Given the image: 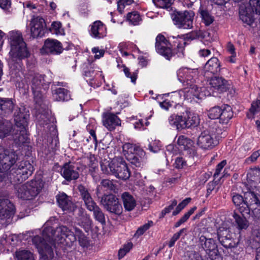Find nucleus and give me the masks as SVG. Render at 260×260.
Wrapping results in <instances>:
<instances>
[{"label": "nucleus", "mask_w": 260, "mask_h": 260, "mask_svg": "<svg viewBox=\"0 0 260 260\" xmlns=\"http://www.w3.org/2000/svg\"><path fill=\"white\" fill-rule=\"evenodd\" d=\"M221 107L215 106L211 108L208 111V117L211 119H217L220 118Z\"/></svg>", "instance_id": "obj_41"}, {"label": "nucleus", "mask_w": 260, "mask_h": 260, "mask_svg": "<svg viewBox=\"0 0 260 260\" xmlns=\"http://www.w3.org/2000/svg\"><path fill=\"white\" fill-rule=\"evenodd\" d=\"M111 161H107L105 162L101 163V170L103 173L107 175H112V171H111L110 166Z\"/></svg>", "instance_id": "obj_53"}, {"label": "nucleus", "mask_w": 260, "mask_h": 260, "mask_svg": "<svg viewBox=\"0 0 260 260\" xmlns=\"http://www.w3.org/2000/svg\"><path fill=\"white\" fill-rule=\"evenodd\" d=\"M11 50L9 52L10 60L14 63L19 62L30 55L26 43L24 41L22 33L18 30L9 32Z\"/></svg>", "instance_id": "obj_3"}, {"label": "nucleus", "mask_w": 260, "mask_h": 260, "mask_svg": "<svg viewBox=\"0 0 260 260\" xmlns=\"http://www.w3.org/2000/svg\"><path fill=\"white\" fill-rule=\"evenodd\" d=\"M30 25L31 35L34 38L44 36L46 23L43 18L40 17L34 18L31 20Z\"/></svg>", "instance_id": "obj_15"}, {"label": "nucleus", "mask_w": 260, "mask_h": 260, "mask_svg": "<svg viewBox=\"0 0 260 260\" xmlns=\"http://www.w3.org/2000/svg\"><path fill=\"white\" fill-rule=\"evenodd\" d=\"M15 100L0 97V114L5 116L11 115L16 108Z\"/></svg>", "instance_id": "obj_20"}, {"label": "nucleus", "mask_w": 260, "mask_h": 260, "mask_svg": "<svg viewBox=\"0 0 260 260\" xmlns=\"http://www.w3.org/2000/svg\"><path fill=\"white\" fill-rule=\"evenodd\" d=\"M123 67L124 68L123 71H124V73L125 76L128 78H130L131 79V81L133 83H135L136 81L137 78V73L134 72L133 73V74L131 75V72H129V69L127 68V67H126L124 65L123 66Z\"/></svg>", "instance_id": "obj_54"}, {"label": "nucleus", "mask_w": 260, "mask_h": 260, "mask_svg": "<svg viewBox=\"0 0 260 260\" xmlns=\"http://www.w3.org/2000/svg\"><path fill=\"white\" fill-rule=\"evenodd\" d=\"M16 169L18 171L21 172L26 179L32 174L34 171V167L27 161H22Z\"/></svg>", "instance_id": "obj_28"}, {"label": "nucleus", "mask_w": 260, "mask_h": 260, "mask_svg": "<svg viewBox=\"0 0 260 260\" xmlns=\"http://www.w3.org/2000/svg\"><path fill=\"white\" fill-rule=\"evenodd\" d=\"M51 26L54 33L57 35H62L63 34V29L60 22H53Z\"/></svg>", "instance_id": "obj_52"}, {"label": "nucleus", "mask_w": 260, "mask_h": 260, "mask_svg": "<svg viewBox=\"0 0 260 260\" xmlns=\"http://www.w3.org/2000/svg\"><path fill=\"white\" fill-rule=\"evenodd\" d=\"M78 167H76L74 164L65 163L61 170V174L63 177L68 181L77 180L79 176L78 173Z\"/></svg>", "instance_id": "obj_18"}, {"label": "nucleus", "mask_w": 260, "mask_h": 260, "mask_svg": "<svg viewBox=\"0 0 260 260\" xmlns=\"http://www.w3.org/2000/svg\"><path fill=\"white\" fill-rule=\"evenodd\" d=\"M219 243L226 249L236 247L238 242L236 241L235 234L229 228L220 227L217 232Z\"/></svg>", "instance_id": "obj_10"}, {"label": "nucleus", "mask_w": 260, "mask_h": 260, "mask_svg": "<svg viewBox=\"0 0 260 260\" xmlns=\"http://www.w3.org/2000/svg\"><path fill=\"white\" fill-rule=\"evenodd\" d=\"M16 255L18 260H35L34 254L28 250H22L17 251Z\"/></svg>", "instance_id": "obj_37"}, {"label": "nucleus", "mask_w": 260, "mask_h": 260, "mask_svg": "<svg viewBox=\"0 0 260 260\" xmlns=\"http://www.w3.org/2000/svg\"><path fill=\"white\" fill-rule=\"evenodd\" d=\"M174 40L173 42L174 47H176L178 49V51L176 53H179L183 55V51L184 47L186 45V42L184 39H182L180 37H172Z\"/></svg>", "instance_id": "obj_36"}, {"label": "nucleus", "mask_w": 260, "mask_h": 260, "mask_svg": "<svg viewBox=\"0 0 260 260\" xmlns=\"http://www.w3.org/2000/svg\"><path fill=\"white\" fill-rule=\"evenodd\" d=\"M248 7H250L254 10L256 14L260 15V0H249Z\"/></svg>", "instance_id": "obj_50"}, {"label": "nucleus", "mask_w": 260, "mask_h": 260, "mask_svg": "<svg viewBox=\"0 0 260 260\" xmlns=\"http://www.w3.org/2000/svg\"><path fill=\"white\" fill-rule=\"evenodd\" d=\"M260 106V101L257 100L255 102H253L250 109V111L252 113H255L258 111V108Z\"/></svg>", "instance_id": "obj_62"}, {"label": "nucleus", "mask_w": 260, "mask_h": 260, "mask_svg": "<svg viewBox=\"0 0 260 260\" xmlns=\"http://www.w3.org/2000/svg\"><path fill=\"white\" fill-rule=\"evenodd\" d=\"M127 159L130 161L132 165L137 168H141L143 165V159L141 157H138L135 154L129 155Z\"/></svg>", "instance_id": "obj_42"}, {"label": "nucleus", "mask_w": 260, "mask_h": 260, "mask_svg": "<svg viewBox=\"0 0 260 260\" xmlns=\"http://www.w3.org/2000/svg\"><path fill=\"white\" fill-rule=\"evenodd\" d=\"M205 129L198 139L197 144L204 149H211L219 143V139L222 137V129L213 121L206 123Z\"/></svg>", "instance_id": "obj_4"}, {"label": "nucleus", "mask_w": 260, "mask_h": 260, "mask_svg": "<svg viewBox=\"0 0 260 260\" xmlns=\"http://www.w3.org/2000/svg\"><path fill=\"white\" fill-rule=\"evenodd\" d=\"M63 50L61 43L57 40L48 39L45 40L40 52L42 54L58 55Z\"/></svg>", "instance_id": "obj_13"}, {"label": "nucleus", "mask_w": 260, "mask_h": 260, "mask_svg": "<svg viewBox=\"0 0 260 260\" xmlns=\"http://www.w3.org/2000/svg\"><path fill=\"white\" fill-rule=\"evenodd\" d=\"M14 111L15 125L13 129L12 135L15 144L20 146L29 142L26 127L29 118V113L24 107L19 108L16 106Z\"/></svg>", "instance_id": "obj_2"}, {"label": "nucleus", "mask_w": 260, "mask_h": 260, "mask_svg": "<svg viewBox=\"0 0 260 260\" xmlns=\"http://www.w3.org/2000/svg\"><path fill=\"white\" fill-rule=\"evenodd\" d=\"M17 159L18 155L15 152L5 150L0 154V167L8 171Z\"/></svg>", "instance_id": "obj_16"}, {"label": "nucleus", "mask_w": 260, "mask_h": 260, "mask_svg": "<svg viewBox=\"0 0 260 260\" xmlns=\"http://www.w3.org/2000/svg\"><path fill=\"white\" fill-rule=\"evenodd\" d=\"M34 93V100L36 103L40 104L42 101L43 95L41 89L32 90Z\"/></svg>", "instance_id": "obj_56"}, {"label": "nucleus", "mask_w": 260, "mask_h": 260, "mask_svg": "<svg viewBox=\"0 0 260 260\" xmlns=\"http://www.w3.org/2000/svg\"><path fill=\"white\" fill-rule=\"evenodd\" d=\"M174 165L175 168L177 169H182L184 166H186V162L182 157H178L176 158Z\"/></svg>", "instance_id": "obj_58"}, {"label": "nucleus", "mask_w": 260, "mask_h": 260, "mask_svg": "<svg viewBox=\"0 0 260 260\" xmlns=\"http://www.w3.org/2000/svg\"><path fill=\"white\" fill-rule=\"evenodd\" d=\"M168 41L162 35H158L156 38L155 48L156 51L165 57L167 59H170L174 54L171 48L167 47Z\"/></svg>", "instance_id": "obj_14"}, {"label": "nucleus", "mask_w": 260, "mask_h": 260, "mask_svg": "<svg viewBox=\"0 0 260 260\" xmlns=\"http://www.w3.org/2000/svg\"><path fill=\"white\" fill-rule=\"evenodd\" d=\"M255 12L250 7L242 4L239 7V14L240 19L245 23L251 26L254 22Z\"/></svg>", "instance_id": "obj_19"}, {"label": "nucleus", "mask_w": 260, "mask_h": 260, "mask_svg": "<svg viewBox=\"0 0 260 260\" xmlns=\"http://www.w3.org/2000/svg\"><path fill=\"white\" fill-rule=\"evenodd\" d=\"M78 189L87 209L91 208L93 205L96 204L91 197L88 189L85 186L80 184L78 186Z\"/></svg>", "instance_id": "obj_26"}, {"label": "nucleus", "mask_w": 260, "mask_h": 260, "mask_svg": "<svg viewBox=\"0 0 260 260\" xmlns=\"http://www.w3.org/2000/svg\"><path fill=\"white\" fill-rule=\"evenodd\" d=\"M190 140L184 136H180L177 140V143L179 146H185Z\"/></svg>", "instance_id": "obj_60"}, {"label": "nucleus", "mask_w": 260, "mask_h": 260, "mask_svg": "<svg viewBox=\"0 0 260 260\" xmlns=\"http://www.w3.org/2000/svg\"><path fill=\"white\" fill-rule=\"evenodd\" d=\"M183 260H203L201 254L196 251H187Z\"/></svg>", "instance_id": "obj_44"}, {"label": "nucleus", "mask_w": 260, "mask_h": 260, "mask_svg": "<svg viewBox=\"0 0 260 260\" xmlns=\"http://www.w3.org/2000/svg\"><path fill=\"white\" fill-rule=\"evenodd\" d=\"M177 201L176 200H174L171 205L162 210L160 217H163L167 213H170L173 209L174 207L177 205Z\"/></svg>", "instance_id": "obj_57"}, {"label": "nucleus", "mask_w": 260, "mask_h": 260, "mask_svg": "<svg viewBox=\"0 0 260 260\" xmlns=\"http://www.w3.org/2000/svg\"><path fill=\"white\" fill-rule=\"evenodd\" d=\"M125 210L131 211L133 210L136 205V201L133 197L128 192H125L121 196Z\"/></svg>", "instance_id": "obj_27"}, {"label": "nucleus", "mask_w": 260, "mask_h": 260, "mask_svg": "<svg viewBox=\"0 0 260 260\" xmlns=\"http://www.w3.org/2000/svg\"><path fill=\"white\" fill-rule=\"evenodd\" d=\"M134 3V0H119L118 2V10L122 13L125 6L130 5Z\"/></svg>", "instance_id": "obj_55"}, {"label": "nucleus", "mask_w": 260, "mask_h": 260, "mask_svg": "<svg viewBox=\"0 0 260 260\" xmlns=\"http://www.w3.org/2000/svg\"><path fill=\"white\" fill-rule=\"evenodd\" d=\"M259 156H260V149L253 152L251 156L247 158V160L254 162Z\"/></svg>", "instance_id": "obj_63"}, {"label": "nucleus", "mask_w": 260, "mask_h": 260, "mask_svg": "<svg viewBox=\"0 0 260 260\" xmlns=\"http://www.w3.org/2000/svg\"><path fill=\"white\" fill-rule=\"evenodd\" d=\"M12 129V124L8 120H0V138L7 137Z\"/></svg>", "instance_id": "obj_33"}, {"label": "nucleus", "mask_w": 260, "mask_h": 260, "mask_svg": "<svg viewBox=\"0 0 260 260\" xmlns=\"http://www.w3.org/2000/svg\"><path fill=\"white\" fill-rule=\"evenodd\" d=\"M194 13L192 11L175 12L171 15L174 24L180 29H191L193 27Z\"/></svg>", "instance_id": "obj_8"}, {"label": "nucleus", "mask_w": 260, "mask_h": 260, "mask_svg": "<svg viewBox=\"0 0 260 260\" xmlns=\"http://www.w3.org/2000/svg\"><path fill=\"white\" fill-rule=\"evenodd\" d=\"M70 231L64 225H60L55 229L45 225L42 232V237L37 235L32 239L40 254L39 260H52L54 257L52 246L56 243H63V239Z\"/></svg>", "instance_id": "obj_1"}, {"label": "nucleus", "mask_w": 260, "mask_h": 260, "mask_svg": "<svg viewBox=\"0 0 260 260\" xmlns=\"http://www.w3.org/2000/svg\"><path fill=\"white\" fill-rule=\"evenodd\" d=\"M190 198H187L183 200L179 205L177 206L175 210L173 212L172 215L176 216L181 211L184 209L191 201Z\"/></svg>", "instance_id": "obj_45"}, {"label": "nucleus", "mask_w": 260, "mask_h": 260, "mask_svg": "<svg viewBox=\"0 0 260 260\" xmlns=\"http://www.w3.org/2000/svg\"><path fill=\"white\" fill-rule=\"evenodd\" d=\"M127 19L134 25H137L141 20L139 14L136 11L128 13L127 15Z\"/></svg>", "instance_id": "obj_43"}, {"label": "nucleus", "mask_w": 260, "mask_h": 260, "mask_svg": "<svg viewBox=\"0 0 260 260\" xmlns=\"http://www.w3.org/2000/svg\"><path fill=\"white\" fill-rule=\"evenodd\" d=\"M76 234L78 237V242L81 246L87 248L89 246V241L85 235L79 230L76 229Z\"/></svg>", "instance_id": "obj_39"}, {"label": "nucleus", "mask_w": 260, "mask_h": 260, "mask_svg": "<svg viewBox=\"0 0 260 260\" xmlns=\"http://www.w3.org/2000/svg\"><path fill=\"white\" fill-rule=\"evenodd\" d=\"M133 244L132 242H129L124 244L122 248H120L118 251L119 258H121L133 248Z\"/></svg>", "instance_id": "obj_48"}, {"label": "nucleus", "mask_w": 260, "mask_h": 260, "mask_svg": "<svg viewBox=\"0 0 260 260\" xmlns=\"http://www.w3.org/2000/svg\"><path fill=\"white\" fill-rule=\"evenodd\" d=\"M252 236L253 237V240L258 243H260V231L258 230H253L252 232Z\"/></svg>", "instance_id": "obj_64"}, {"label": "nucleus", "mask_w": 260, "mask_h": 260, "mask_svg": "<svg viewBox=\"0 0 260 260\" xmlns=\"http://www.w3.org/2000/svg\"><path fill=\"white\" fill-rule=\"evenodd\" d=\"M110 170L112 171V175L123 180L128 179L131 176V172L127 165L125 161L122 160L111 161Z\"/></svg>", "instance_id": "obj_11"}, {"label": "nucleus", "mask_w": 260, "mask_h": 260, "mask_svg": "<svg viewBox=\"0 0 260 260\" xmlns=\"http://www.w3.org/2000/svg\"><path fill=\"white\" fill-rule=\"evenodd\" d=\"M103 28V24L100 21H95L91 26V32L94 37H101L100 31Z\"/></svg>", "instance_id": "obj_40"}, {"label": "nucleus", "mask_w": 260, "mask_h": 260, "mask_svg": "<svg viewBox=\"0 0 260 260\" xmlns=\"http://www.w3.org/2000/svg\"><path fill=\"white\" fill-rule=\"evenodd\" d=\"M29 76L31 78L32 90L44 89L45 90L48 89L50 82H46L44 76L31 72Z\"/></svg>", "instance_id": "obj_21"}, {"label": "nucleus", "mask_w": 260, "mask_h": 260, "mask_svg": "<svg viewBox=\"0 0 260 260\" xmlns=\"http://www.w3.org/2000/svg\"><path fill=\"white\" fill-rule=\"evenodd\" d=\"M56 200L59 207L63 211L71 212L76 208V206L72 202L71 197L67 196L64 192H59L56 196Z\"/></svg>", "instance_id": "obj_17"}, {"label": "nucleus", "mask_w": 260, "mask_h": 260, "mask_svg": "<svg viewBox=\"0 0 260 260\" xmlns=\"http://www.w3.org/2000/svg\"><path fill=\"white\" fill-rule=\"evenodd\" d=\"M100 185L102 188H105L106 190H114L115 188L113 182L107 179L102 180Z\"/></svg>", "instance_id": "obj_49"}, {"label": "nucleus", "mask_w": 260, "mask_h": 260, "mask_svg": "<svg viewBox=\"0 0 260 260\" xmlns=\"http://www.w3.org/2000/svg\"><path fill=\"white\" fill-rule=\"evenodd\" d=\"M219 121L223 124H227L233 116V112L231 107L229 105H224L221 107Z\"/></svg>", "instance_id": "obj_29"}, {"label": "nucleus", "mask_w": 260, "mask_h": 260, "mask_svg": "<svg viewBox=\"0 0 260 260\" xmlns=\"http://www.w3.org/2000/svg\"><path fill=\"white\" fill-rule=\"evenodd\" d=\"M103 117V124L109 131L114 130L116 126H119L121 124L120 119L114 114L104 113Z\"/></svg>", "instance_id": "obj_23"}, {"label": "nucleus", "mask_w": 260, "mask_h": 260, "mask_svg": "<svg viewBox=\"0 0 260 260\" xmlns=\"http://www.w3.org/2000/svg\"><path fill=\"white\" fill-rule=\"evenodd\" d=\"M186 232V229L183 228V229H182L181 230H180L178 232L174 234L168 243L169 247L170 248L173 247L176 241L179 239L181 235L183 233H185Z\"/></svg>", "instance_id": "obj_47"}, {"label": "nucleus", "mask_w": 260, "mask_h": 260, "mask_svg": "<svg viewBox=\"0 0 260 260\" xmlns=\"http://www.w3.org/2000/svg\"><path fill=\"white\" fill-rule=\"evenodd\" d=\"M199 243L200 247L211 258H216V256L218 255L217 245L213 238H207L205 236L201 235L199 237Z\"/></svg>", "instance_id": "obj_12"}, {"label": "nucleus", "mask_w": 260, "mask_h": 260, "mask_svg": "<svg viewBox=\"0 0 260 260\" xmlns=\"http://www.w3.org/2000/svg\"><path fill=\"white\" fill-rule=\"evenodd\" d=\"M43 186L44 183L41 179L31 180L16 187L17 195L23 200H32L39 194Z\"/></svg>", "instance_id": "obj_6"}, {"label": "nucleus", "mask_w": 260, "mask_h": 260, "mask_svg": "<svg viewBox=\"0 0 260 260\" xmlns=\"http://www.w3.org/2000/svg\"><path fill=\"white\" fill-rule=\"evenodd\" d=\"M174 0H153L154 4L158 7L166 9L169 11L172 10V5Z\"/></svg>", "instance_id": "obj_38"}, {"label": "nucleus", "mask_w": 260, "mask_h": 260, "mask_svg": "<svg viewBox=\"0 0 260 260\" xmlns=\"http://www.w3.org/2000/svg\"><path fill=\"white\" fill-rule=\"evenodd\" d=\"M54 98L57 101H68L70 99L68 91L64 88H58L52 90Z\"/></svg>", "instance_id": "obj_32"}, {"label": "nucleus", "mask_w": 260, "mask_h": 260, "mask_svg": "<svg viewBox=\"0 0 260 260\" xmlns=\"http://www.w3.org/2000/svg\"><path fill=\"white\" fill-rule=\"evenodd\" d=\"M170 118H172L169 119L170 124L175 125L178 131L197 126L199 123L198 117L193 116L187 111L183 112L181 115H176L175 118L172 116Z\"/></svg>", "instance_id": "obj_7"}, {"label": "nucleus", "mask_w": 260, "mask_h": 260, "mask_svg": "<svg viewBox=\"0 0 260 260\" xmlns=\"http://www.w3.org/2000/svg\"><path fill=\"white\" fill-rule=\"evenodd\" d=\"M153 224L152 221H148V223H145L143 225L140 226L137 230L134 236L138 238L142 235L147 230H148Z\"/></svg>", "instance_id": "obj_46"}, {"label": "nucleus", "mask_w": 260, "mask_h": 260, "mask_svg": "<svg viewBox=\"0 0 260 260\" xmlns=\"http://www.w3.org/2000/svg\"><path fill=\"white\" fill-rule=\"evenodd\" d=\"M200 36H201V33L196 31H193L187 34L186 38L188 40H193L199 38Z\"/></svg>", "instance_id": "obj_61"}, {"label": "nucleus", "mask_w": 260, "mask_h": 260, "mask_svg": "<svg viewBox=\"0 0 260 260\" xmlns=\"http://www.w3.org/2000/svg\"><path fill=\"white\" fill-rule=\"evenodd\" d=\"M202 21L206 26L210 25L214 21V17L210 14L209 11L203 7H201L199 10Z\"/></svg>", "instance_id": "obj_34"}, {"label": "nucleus", "mask_w": 260, "mask_h": 260, "mask_svg": "<svg viewBox=\"0 0 260 260\" xmlns=\"http://www.w3.org/2000/svg\"><path fill=\"white\" fill-rule=\"evenodd\" d=\"M76 237L73 232L71 230L67 235L66 238L63 239L67 245H72L73 243L76 241Z\"/></svg>", "instance_id": "obj_51"}, {"label": "nucleus", "mask_w": 260, "mask_h": 260, "mask_svg": "<svg viewBox=\"0 0 260 260\" xmlns=\"http://www.w3.org/2000/svg\"><path fill=\"white\" fill-rule=\"evenodd\" d=\"M211 86L219 93L227 91L230 87L228 81L221 77H212L209 82Z\"/></svg>", "instance_id": "obj_24"}, {"label": "nucleus", "mask_w": 260, "mask_h": 260, "mask_svg": "<svg viewBox=\"0 0 260 260\" xmlns=\"http://www.w3.org/2000/svg\"><path fill=\"white\" fill-rule=\"evenodd\" d=\"M220 70L219 60L216 57H212L210 59L204 66V71L206 76L209 73L214 75L218 73Z\"/></svg>", "instance_id": "obj_25"}, {"label": "nucleus", "mask_w": 260, "mask_h": 260, "mask_svg": "<svg viewBox=\"0 0 260 260\" xmlns=\"http://www.w3.org/2000/svg\"><path fill=\"white\" fill-rule=\"evenodd\" d=\"M100 203L110 213L120 215L122 212V207L118 199L113 194L102 195Z\"/></svg>", "instance_id": "obj_9"}, {"label": "nucleus", "mask_w": 260, "mask_h": 260, "mask_svg": "<svg viewBox=\"0 0 260 260\" xmlns=\"http://www.w3.org/2000/svg\"><path fill=\"white\" fill-rule=\"evenodd\" d=\"M242 215V217L240 216L236 213H234L233 217L235 220L236 223L237 224L238 228L240 230H246L249 226L248 221L246 219V218L249 216Z\"/></svg>", "instance_id": "obj_35"}, {"label": "nucleus", "mask_w": 260, "mask_h": 260, "mask_svg": "<svg viewBox=\"0 0 260 260\" xmlns=\"http://www.w3.org/2000/svg\"><path fill=\"white\" fill-rule=\"evenodd\" d=\"M226 161L225 160H222L220 163H219L216 168L215 172L214 174V178L215 179L216 177H217L219 175V174L220 173L221 170L222 169V168L224 167V166L226 165Z\"/></svg>", "instance_id": "obj_59"}, {"label": "nucleus", "mask_w": 260, "mask_h": 260, "mask_svg": "<svg viewBox=\"0 0 260 260\" xmlns=\"http://www.w3.org/2000/svg\"><path fill=\"white\" fill-rule=\"evenodd\" d=\"M23 176L21 172L18 171L16 168H13L8 175V179L12 183L19 184L26 179Z\"/></svg>", "instance_id": "obj_30"}, {"label": "nucleus", "mask_w": 260, "mask_h": 260, "mask_svg": "<svg viewBox=\"0 0 260 260\" xmlns=\"http://www.w3.org/2000/svg\"><path fill=\"white\" fill-rule=\"evenodd\" d=\"M14 214V205L8 199H0V217L9 218Z\"/></svg>", "instance_id": "obj_22"}, {"label": "nucleus", "mask_w": 260, "mask_h": 260, "mask_svg": "<svg viewBox=\"0 0 260 260\" xmlns=\"http://www.w3.org/2000/svg\"><path fill=\"white\" fill-rule=\"evenodd\" d=\"M88 210L93 212L94 217L96 220L102 225L106 224L105 215L96 204L93 205L91 208H88Z\"/></svg>", "instance_id": "obj_31"}, {"label": "nucleus", "mask_w": 260, "mask_h": 260, "mask_svg": "<svg viewBox=\"0 0 260 260\" xmlns=\"http://www.w3.org/2000/svg\"><path fill=\"white\" fill-rule=\"evenodd\" d=\"M260 195L254 191L245 192L244 196L235 194L232 201L239 212L243 215L250 216L251 210L254 206L260 207Z\"/></svg>", "instance_id": "obj_5"}]
</instances>
